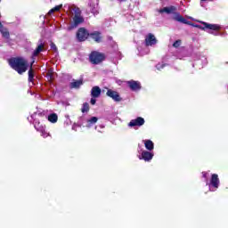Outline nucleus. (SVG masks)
I'll list each match as a JSON object with an SVG mask.
<instances>
[{
    "label": "nucleus",
    "mask_w": 228,
    "mask_h": 228,
    "mask_svg": "<svg viewBox=\"0 0 228 228\" xmlns=\"http://www.w3.org/2000/svg\"><path fill=\"white\" fill-rule=\"evenodd\" d=\"M100 127H101V129H104V126H102V125L100 126Z\"/></svg>",
    "instance_id": "nucleus-40"
},
{
    "label": "nucleus",
    "mask_w": 228,
    "mask_h": 228,
    "mask_svg": "<svg viewBox=\"0 0 228 228\" xmlns=\"http://www.w3.org/2000/svg\"><path fill=\"white\" fill-rule=\"evenodd\" d=\"M84 19L83 17H81V14H77L75 15L73 17V26L72 28H77V26H79V24H82V22H84Z\"/></svg>",
    "instance_id": "nucleus-17"
},
{
    "label": "nucleus",
    "mask_w": 228,
    "mask_h": 228,
    "mask_svg": "<svg viewBox=\"0 0 228 228\" xmlns=\"http://www.w3.org/2000/svg\"><path fill=\"white\" fill-rule=\"evenodd\" d=\"M201 25H196V28L199 29H202L210 35H214V37H222L224 34L220 32L222 29V26L218 24H211L205 21H200Z\"/></svg>",
    "instance_id": "nucleus-4"
},
{
    "label": "nucleus",
    "mask_w": 228,
    "mask_h": 228,
    "mask_svg": "<svg viewBox=\"0 0 228 228\" xmlns=\"http://www.w3.org/2000/svg\"><path fill=\"white\" fill-rule=\"evenodd\" d=\"M8 63L13 70L20 75L24 74L28 70V67H29L28 61L23 57H12L8 60Z\"/></svg>",
    "instance_id": "nucleus-2"
},
{
    "label": "nucleus",
    "mask_w": 228,
    "mask_h": 228,
    "mask_svg": "<svg viewBox=\"0 0 228 228\" xmlns=\"http://www.w3.org/2000/svg\"><path fill=\"white\" fill-rule=\"evenodd\" d=\"M200 1H202V2L204 3V2H206V1H208V0H200Z\"/></svg>",
    "instance_id": "nucleus-41"
},
{
    "label": "nucleus",
    "mask_w": 228,
    "mask_h": 228,
    "mask_svg": "<svg viewBox=\"0 0 228 228\" xmlns=\"http://www.w3.org/2000/svg\"><path fill=\"white\" fill-rule=\"evenodd\" d=\"M50 47L54 53H58V47H56V45L54 43L50 44Z\"/></svg>",
    "instance_id": "nucleus-32"
},
{
    "label": "nucleus",
    "mask_w": 228,
    "mask_h": 228,
    "mask_svg": "<svg viewBox=\"0 0 228 228\" xmlns=\"http://www.w3.org/2000/svg\"><path fill=\"white\" fill-rule=\"evenodd\" d=\"M33 63H35V61H32V63H31V65H33Z\"/></svg>",
    "instance_id": "nucleus-44"
},
{
    "label": "nucleus",
    "mask_w": 228,
    "mask_h": 228,
    "mask_svg": "<svg viewBox=\"0 0 228 228\" xmlns=\"http://www.w3.org/2000/svg\"><path fill=\"white\" fill-rule=\"evenodd\" d=\"M187 19H190L191 20V19H193V18H191V16H187Z\"/></svg>",
    "instance_id": "nucleus-39"
},
{
    "label": "nucleus",
    "mask_w": 228,
    "mask_h": 228,
    "mask_svg": "<svg viewBox=\"0 0 228 228\" xmlns=\"http://www.w3.org/2000/svg\"><path fill=\"white\" fill-rule=\"evenodd\" d=\"M97 102V100H95L94 97L91 98V104L94 106Z\"/></svg>",
    "instance_id": "nucleus-34"
},
{
    "label": "nucleus",
    "mask_w": 228,
    "mask_h": 228,
    "mask_svg": "<svg viewBox=\"0 0 228 228\" xmlns=\"http://www.w3.org/2000/svg\"><path fill=\"white\" fill-rule=\"evenodd\" d=\"M33 63H35V61H32V63H31V65H33Z\"/></svg>",
    "instance_id": "nucleus-43"
},
{
    "label": "nucleus",
    "mask_w": 228,
    "mask_h": 228,
    "mask_svg": "<svg viewBox=\"0 0 228 228\" xmlns=\"http://www.w3.org/2000/svg\"><path fill=\"white\" fill-rule=\"evenodd\" d=\"M62 8L63 4L56 5L49 11L48 15H52V13H54V12H60Z\"/></svg>",
    "instance_id": "nucleus-26"
},
{
    "label": "nucleus",
    "mask_w": 228,
    "mask_h": 228,
    "mask_svg": "<svg viewBox=\"0 0 228 228\" xmlns=\"http://www.w3.org/2000/svg\"><path fill=\"white\" fill-rule=\"evenodd\" d=\"M127 86L132 92H140L142 90V84L139 81L130 80L127 82Z\"/></svg>",
    "instance_id": "nucleus-11"
},
{
    "label": "nucleus",
    "mask_w": 228,
    "mask_h": 228,
    "mask_svg": "<svg viewBox=\"0 0 228 228\" xmlns=\"http://www.w3.org/2000/svg\"><path fill=\"white\" fill-rule=\"evenodd\" d=\"M142 142L144 143L145 149H147L151 152V151H154V142L151 140L146 139V140H142Z\"/></svg>",
    "instance_id": "nucleus-20"
},
{
    "label": "nucleus",
    "mask_w": 228,
    "mask_h": 228,
    "mask_svg": "<svg viewBox=\"0 0 228 228\" xmlns=\"http://www.w3.org/2000/svg\"><path fill=\"white\" fill-rule=\"evenodd\" d=\"M64 8H66L68 10V12H69V13H71V15H81V10L78 9L77 6L76 5H65Z\"/></svg>",
    "instance_id": "nucleus-15"
},
{
    "label": "nucleus",
    "mask_w": 228,
    "mask_h": 228,
    "mask_svg": "<svg viewBox=\"0 0 228 228\" xmlns=\"http://www.w3.org/2000/svg\"><path fill=\"white\" fill-rule=\"evenodd\" d=\"M47 119L51 122V124H56V122H58V114L51 113L48 115Z\"/></svg>",
    "instance_id": "nucleus-24"
},
{
    "label": "nucleus",
    "mask_w": 228,
    "mask_h": 228,
    "mask_svg": "<svg viewBox=\"0 0 228 228\" xmlns=\"http://www.w3.org/2000/svg\"><path fill=\"white\" fill-rule=\"evenodd\" d=\"M81 111L82 113H88V111H90V104H88V102L83 103Z\"/></svg>",
    "instance_id": "nucleus-27"
},
{
    "label": "nucleus",
    "mask_w": 228,
    "mask_h": 228,
    "mask_svg": "<svg viewBox=\"0 0 228 228\" xmlns=\"http://www.w3.org/2000/svg\"><path fill=\"white\" fill-rule=\"evenodd\" d=\"M101 87L95 86L92 88L91 90V96L94 97V99H97L101 97Z\"/></svg>",
    "instance_id": "nucleus-18"
},
{
    "label": "nucleus",
    "mask_w": 228,
    "mask_h": 228,
    "mask_svg": "<svg viewBox=\"0 0 228 228\" xmlns=\"http://www.w3.org/2000/svg\"><path fill=\"white\" fill-rule=\"evenodd\" d=\"M90 33L85 28H80L77 32V38L79 42H85L88 38Z\"/></svg>",
    "instance_id": "nucleus-10"
},
{
    "label": "nucleus",
    "mask_w": 228,
    "mask_h": 228,
    "mask_svg": "<svg viewBox=\"0 0 228 228\" xmlns=\"http://www.w3.org/2000/svg\"><path fill=\"white\" fill-rule=\"evenodd\" d=\"M183 6H184V2L181 1L179 10L182 13H184V12H186V9H184Z\"/></svg>",
    "instance_id": "nucleus-31"
},
{
    "label": "nucleus",
    "mask_w": 228,
    "mask_h": 228,
    "mask_svg": "<svg viewBox=\"0 0 228 228\" xmlns=\"http://www.w3.org/2000/svg\"><path fill=\"white\" fill-rule=\"evenodd\" d=\"M28 83L30 84V86L35 85V70H33L32 68L28 70Z\"/></svg>",
    "instance_id": "nucleus-22"
},
{
    "label": "nucleus",
    "mask_w": 228,
    "mask_h": 228,
    "mask_svg": "<svg viewBox=\"0 0 228 228\" xmlns=\"http://www.w3.org/2000/svg\"><path fill=\"white\" fill-rule=\"evenodd\" d=\"M145 125V118L142 117H137L134 119H132L128 123V127H142V126Z\"/></svg>",
    "instance_id": "nucleus-9"
},
{
    "label": "nucleus",
    "mask_w": 228,
    "mask_h": 228,
    "mask_svg": "<svg viewBox=\"0 0 228 228\" xmlns=\"http://www.w3.org/2000/svg\"><path fill=\"white\" fill-rule=\"evenodd\" d=\"M176 58H178V60H183V56L181 55H176Z\"/></svg>",
    "instance_id": "nucleus-35"
},
{
    "label": "nucleus",
    "mask_w": 228,
    "mask_h": 228,
    "mask_svg": "<svg viewBox=\"0 0 228 228\" xmlns=\"http://www.w3.org/2000/svg\"><path fill=\"white\" fill-rule=\"evenodd\" d=\"M95 129L97 130V126H95Z\"/></svg>",
    "instance_id": "nucleus-47"
},
{
    "label": "nucleus",
    "mask_w": 228,
    "mask_h": 228,
    "mask_svg": "<svg viewBox=\"0 0 228 228\" xmlns=\"http://www.w3.org/2000/svg\"><path fill=\"white\" fill-rule=\"evenodd\" d=\"M104 60V55L98 52H93L89 55V61L93 63V65H99L101 61Z\"/></svg>",
    "instance_id": "nucleus-7"
},
{
    "label": "nucleus",
    "mask_w": 228,
    "mask_h": 228,
    "mask_svg": "<svg viewBox=\"0 0 228 228\" xmlns=\"http://www.w3.org/2000/svg\"><path fill=\"white\" fill-rule=\"evenodd\" d=\"M167 67V64L165 62H159L156 65L157 70H161L162 69H165Z\"/></svg>",
    "instance_id": "nucleus-28"
},
{
    "label": "nucleus",
    "mask_w": 228,
    "mask_h": 228,
    "mask_svg": "<svg viewBox=\"0 0 228 228\" xmlns=\"http://www.w3.org/2000/svg\"><path fill=\"white\" fill-rule=\"evenodd\" d=\"M125 1H127V0H118V3H125Z\"/></svg>",
    "instance_id": "nucleus-36"
},
{
    "label": "nucleus",
    "mask_w": 228,
    "mask_h": 228,
    "mask_svg": "<svg viewBox=\"0 0 228 228\" xmlns=\"http://www.w3.org/2000/svg\"><path fill=\"white\" fill-rule=\"evenodd\" d=\"M89 37H90V38H93V40L97 42L98 44L102 40L101 32H99V31H94V32L89 33Z\"/></svg>",
    "instance_id": "nucleus-21"
},
{
    "label": "nucleus",
    "mask_w": 228,
    "mask_h": 228,
    "mask_svg": "<svg viewBox=\"0 0 228 228\" xmlns=\"http://www.w3.org/2000/svg\"><path fill=\"white\" fill-rule=\"evenodd\" d=\"M0 33L2 34L4 38L7 39L6 43L8 44V45H13V44H12V40L10 38V32H8V29L4 28V27L3 26V23L1 22H0Z\"/></svg>",
    "instance_id": "nucleus-12"
},
{
    "label": "nucleus",
    "mask_w": 228,
    "mask_h": 228,
    "mask_svg": "<svg viewBox=\"0 0 228 228\" xmlns=\"http://www.w3.org/2000/svg\"><path fill=\"white\" fill-rule=\"evenodd\" d=\"M156 44H158V39H156V36H154L152 33L146 35L145 42L138 41L136 43V49L139 53V55L144 56V54H149V48L147 47H152V45H156Z\"/></svg>",
    "instance_id": "nucleus-1"
},
{
    "label": "nucleus",
    "mask_w": 228,
    "mask_h": 228,
    "mask_svg": "<svg viewBox=\"0 0 228 228\" xmlns=\"http://www.w3.org/2000/svg\"><path fill=\"white\" fill-rule=\"evenodd\" d=\"M202 177L205 179L206 186H208L209 191H216L220 188V178L216 174H212L209 180V172H202Z\"/></svg>",
    "instance_id": "nucleus-3"
},
{
    "label": "nucleus",
    "mask_w": 228,
    "mask_h": 228,
    "mask_svg": "<svg viewBox=\"0 0 228 228\" xmlns=\"http://www.w3.org/2000/svg\"><path fill=\"white\" fill-rule=\"evenodd\" d=\"M201 60H202L203 65H208V59L206 57H203V59Z\"/></svg>",
    "instance_id": "nucleus-33"
},
{
    "label": "nucleus",
    "mask_w": 228,
    "mask_h": 228,
    "mask_svg": "<svg viewBox=\"0 0 228 228\" xmlns=\"http://www.w3.org/2000/svg\"><path fill=\"white\" fill-rule=\"evenodd\" d=\"M158 12L159 13H167V15L173 14V20H176V22H181L182 24H190V21L184 19L181 13L177 12V7L174 5L164 7L159 9Z\"/></svg>",
    "instance_id": "nucleus-5"
},
{
    "label": "nucleus",
    "mask_w": 228,
    "mask_h": 228,
    "mask_svg": "<svg viewBox=\"0 0 228 228\" xmlns=\"http://www.w3.org/2000/svg\"><path fill=\"white\" fill-rule=\"evenodd\" d=\"M80 122H82V124H85V121H83V117L80 118Z\"/></svg>",
    "instance_id": "nucleus-37"
},
{
    "label": "nucleus",
    "mask_w": 228,
    "mask_h": 228,
    "mask_svg": "<svg viewBox=\"0 0 228 228\" xmlns=\"http://www.w3.org/2000/svg\"><path fill=\"white\" fill-rule=\"evenodd\" d=\"M37 131L39 133H41V136L43 138H47V136H51V134H49V133H47V131H45V127H41V128L37 127Z\"/></svg>",
    "instance_id": "nucleus-25"
},
{
    "label": "nucleus",
    "mask_w": 228,
    "mask_h": 228,
    "mask_svg": "<svg viewBox=\"0 0 228 228\" xmlns=\"http://www.w3.org/2000/svg\"><path fill=\"white\" fill-rule=\"evenodd\" d=\"M35 117H37V112H34L30 116L31 120H34V127H35V129L38 131V128L40 129L42 127H45V126L40 124V121L35 119Z\"/></svg>",
    "instance_id": "nucleus-19"
},
{
    "label": "nucleus",
    "mask_w": 228,
    "mask_h": 228,
    "mask_svg": "<svg viewBox=\"0 0 228 228\" xmlns=\"http://www.w3.org/2000/svg\"><path fill=\"white\" fill-rule=\"evenodd\" d=\"M89 8H90V12H91V13H93V15H98V13H99V2H98V0L90 1L89 2Z\"/></svg>",
    "instance_id": "nucleus-14"
},
{
    "label": "nucleus",
    "mask_w": 228,
    "mask_h": 228,
    "mask_svg": "<svg viewBox=\"0 0 228 228\" xmlns=\"http://www.w3.org/2000/svg\"><path fill=\"white\" fill-rule=\"evenodd\" d=\"M44 47H45V44H44V40L39 39L37 47L36 48V50L32 53V58H37V56H38V54L43 53Z\"/></svg>",
    "instance_id": "nucleus-13"
},
{
    "label": "nucleus",
    "mask_w": 228,
    "mask_h": 228,
    "mask_svg": "<svg viewBox=\"0 0 228 228\" xmlns=\"http://www.w3.org/2000/svg\"><path fill=\"white\" fill-rule=\"evenodd\" d=\"M72 129L73 131H76V125H73Z\"/></svg>",
    "instance_id": "nucleus-38"
},
{
    "label": "nucleus",
    "mask_w": 228,
    "mask_h": 228,
    "mask_svg": "<svg viewBox=\"0 0 228 228\" xmlns=\"http://www.w3.org/2000/svg\"><path fill=\"white\" fill-rule=\"evenodd\" d=\"M181 44H182L181 39H178V40H176V41L173 44V47H175V49H177V47H181Z\"/></svg>",
    "instance_id": "nucleus-29"
},
{
    "label": "nucleus",
    "mask_w": 228,
    "mask_h": 228,
    "mask_svg": "<svg viewBox=\"0 0 228 228\" xmlns=\"http://www.w3.org/2000/svg\"><path fill=\"white\" fill-rule=\"evenodd\" d=\"M110 40H112V37H109Z\"/></svg>",
    "instance_id": "nucleus-45"
},
{
    "label": "nucleus",
    "mask_w": 228,
    "mask_h": 228,
    "mask_svg": "<svg viewBox=\"0 0 228 228\" xmlns=\"http://www.w3.org/2000/svg\"><path fill=\"white\" fill-rule=\"evenodd\" d=\"M99 118L97 117H91L90 118L86 120V126L90 129V127H94L95 124H97V121Z\"/></svg>",
    "instance_id": "nucleus-16"
},
{
    "label": "nucleus",
    "mask_w": 228,
    "mask_h": 228,
    "mask_svg": "<svg viewBox=\"0 0 228 228\" xmlns=\"http://www.w3.org/2000/svg\"><path fill=\"white\" fill-rule=\"evenodd\" d=\"M33 63H35V61H32V63H31V65H33Z\"/></svg>",
    "instance_id": "nucleus-42"
},
{
    "label": "nucleus",
    "mask_w": 228,
    "mask_h": 228,
    "mask_svg": "<svg viewBox=\"0 0 228 228\" xmlns=\"http://www.w3.org/2000/svg\"><path fill=\"white\" fill-rule=\"evenodd\" d=\"M187 1V3H190V0H186Z\"/></svg>",
    "instance_id": "nucleus-46"
},
{
    "label": "nucleus",
    "mask_w": 228,
    "mask_h": 228,
    "mask_svg": "<svg viewBox=\"0 0 228 228\" xmlns=\"http://www.w3.org/2000/svg\"><path fill=\"white\" fill-rule=\"evenodd\" d=\"M46 77H47V79L49 80V81H51V80H53V79H54V74L53 73V72H48L47 74H46Z\"/></svg>",
    "instance_id": "nucleus-30"
},
{
    "label": "nucleus",
    "mask_w": 228,
    "mask_h": 228,
    "mask_svg": "<svg viewBox=\"0 0 228 228\" xmlns=\"http://www.w3.org/2000/svg\"><path fill=\"white\" fill-rule=\"evenodd\" d=\"M83 85V80H75L69 84L70 88H80Z\"/></svg>",
    "instance_id": "nucleus-23"
},
{
    "label": "nucleus",
    "mask_w": 228,
    "mask_h": 228,
    "mask_svg": "<svg viewBox=\"0 0 228 228\" xmlns=\"http://www.w3.org/2000/svg\"><path fill=\"white\" fill-rule=\"evenodd\" d=\"M137 152H138V159H142L143 161L150 162L152 161V158H154V153L149 151L143 150L142 148V145H138L137 148Z\"/></svg>",
    "instance_id": "nucleus-6"
},
{
    "label": "nucleus",
    "mask_w": 228,
    "mask_h": 228,
    "mask_svg": "<svg viewBox=\"0 0 228 228\" xmlns=\"http://www.w3.org/2000/svg\"><path fill=\"white\" fill-rule=\"evenodd\" d=\"M107 97H110L114 101V102H122V97L118 94V92L112 90V89H108L106 93Z\"/></svg>",
    "instance_id": "nucleus-8"
}]
</instances>
